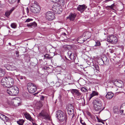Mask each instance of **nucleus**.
Returning <instances> with one entry per match:
<instances>
[{"instance_id":"f257e3e1","label":"nucleus","mask_w":125,"mask_h":125,"mask_svg":"<svg viewBox=\"0 0 125 125\" xmlns=\"http://www.w3.org/2000/svg\"><path fill=\"white\" fill-rule=\"evenodd\" d=\"M7 90V92L11 95L15 96L19 93V89L16 86H15L9 87Z\"/></svg>"},{"instance_id":"f03ea898","label":"nucleus","mask_w":125,"mask_h":125,"mask_svg":"<svg viewBox=\"0 0 125 125\" xmlns=\"http://www.w3.org/2000/svg\"><path fill=\"white\" fill-rule=\"evenodd\" d=\"M56 115L57 119L60 122L63 121L66 117L65 114L60 110H59L57 112Z\"/></svg>"},{"instance_id":"7ed1b4c3","label":"nucleus","mask_w":125,"mask_h":125,"mask_svg":"<svg viewBox=\"0 0 125 125\" xmlns=\"http://www.w3.org/2000/svg\"><path fill=\"white\" fill-rule=\"evenodd\" d=\"M9 104L10 105L17 107L21 105V99L19 98H15L12 100L9 103Z\"/></svg>"},{"instance_id":"20e7f679","label":"nucleus","mask_w":125,"mask_h":125,"mask_svg":"<svg viewBox=\"0 0 125 125\" xmlns=\"http://www.w3.org/2000/svg\"><path fill=\"white\" fill-rule=\"evenodd\" d=\"M52 10L56 14H59L61 13L62 9L61 6L59 4L56 3L53 6Z\"/></svg>"},{"instance_id":"39448f33","label":"nucleus","mask_w":125,"mask_h":125,"mask_svg":"<svg viewBox=\"0 0 125 125\" xmlns=\"http://www.w3.org/2000/svg\"><path fill=\"white\" fill-rule=\"evenodd\" d=\"M45 18L49 21H52L55 18V15L52 11H48L45 13Z\"/></svg>"},{"instance_id":"423d86ee","label":"nucleus","mask_w":125,"mask_h":125,"mask_svg":"<svg viewBox=\"0 0 125 125\" xmlns=\"http://www.w3.org/2000/svg\"><path fill=\"white\" fill-rule=\"evenodd\" d=\"M33 7L31 8V11L34 13H36L39 12L40 10V6L38 3L36 2H35L33 5Z\"/></svg>"},{"instance_id":"0eeeda50","label":"nucleus","mask_w":125,"mask_h":125,"mask_svg":"<svg viewBox=\"0 0 125 125\" xmlns=\"http://www.w3.org/2000/svg\"><path fill=\"white\" fill-rule=\"evenodd\" d=\"M107 41L108 42L112 44H115L117 41L116 37L113 35H110L107 38Z\"/></svg>"},{"instance_id":"6e6552de","label":"nucleus","mask_w":125,"mask_h":125,"mask_svg":"<svg viewBox=\"0 0 125 125\" xmlns=\"http://www.w3.org/2000/svg\"><path fill=\"white\" fill-rule=\"evenodd\" d=\"M27 88L29 92L31 93H34L36 90V88L34 84L32 83L28 84Z\"/></svg>"},{"instance_id":"1a4fd4ad","label":"nucleus","mask_w":125,"mask_h":125,"mask_svg":"<svg viewBox=\"0 0 125 125\" xmlns=\"http://www.w3.org/2000/svg\"><path fill=\"white\" fill-rule=\"evenodd\" d=\"M91 33L88 32H86L84 33L83 34V36H80L77 39V41L78 43H83L84 41L86 40V39L89 38V37H87V36L86 38H85V39H84V37H85V35L86 36V34H90Z\"/></svg>"},{"instance_id":"9d476101","label":"nucleus","mask_w":125,"mask_h":125,"mask_svg":"<svg viewBox=\"0 0 125 125\" xmlns=\"http://www.w3.org/2000/svg\"><path fill=\"white\" fill-rule=\"evenodd\" d=\"M39 116L42 117L45 119H49L50 117L47 113L45 111H42L39 115Z\"/></svg>"},{"instance_id":"9b49d317","label":"nucleus","mask_w":125,"mask_h":125,"mask_svg":"<svg viewBox=\"0 0 125 125\" xmlns=\"http://www.w3.org/2000/svg\"><path fill=\"white\" fill-rule=\"evenodd\" d=\"M7 83H8V87H10L12 86L14 83V81L13 79L11 77H7Z\"/></svg>"},{"instance_id":"f8f14e48","label":"nucleus","mask_w":125,"mask_h":125,"mask_svg":"<svg viewBox=\"0 0 125 125\" xmlns=\"http://www.w3.org/2000/svg\"><path fill=\"white\" fill-rule=\"evenodd\" d=\"M7 79V77L3 78L1 80V83L4 87H8Z\"/></svg>"},{"instance_id":"ddd939ff","label":"nucleus","mask_w":125,"mask_h":125,"mask_svg":"<svg viewBox=\"0 0 125 125\" xmlns=\"http://www.w3.org/2000/svg\"><path fill=\"white\" fill-rule=\"evenodd\" d=\"M99 105H93V108L96 111H100L101 110H103L104 108V107L102 109V106H101V104L99 103Z\"/></svg>"},{"instance_id":"4468645a","label":"nucleus","mask_w":125,"mask_h":125,"mask_svg":"<svg viewBox=\"0 0 125 125\" xmlns=\"http://www.w3.org/2000/svg\"><path fill=\"white\" fill-rule=\"evenodd\" d=\"M23 114L25 118L27 119L31 122H32L33 121V120L32 119L30 115L27 112L24 113H23Z\"/></svg>"},{"instance_id":"2eb2a0df","label":"nucleus","mask_w":125,"mask_h":125,"mask_svg":"<svg viewBox=\"0 0 125 125\" xmlns=\"http://www.w3.org/2000/svg\"><path fill=\"white\" fill-rule=\"evenodd\" d=\"M87 8L86 6L84 5H79L77 8L78 10L80 11L84 10Z\"/></svg>"},{"instance_id":"dca6fc26","label":"nucleus","mask_w":125,"mask_h":125,"mask_svg":"<svg viewBox=\"0 0 125 125\" xmlns=\"http://www.w3.org/2000/svg\"><path fill=\"white\" fill-rule=\"evenodd\" d=\"M114 95V94L111 92H108L106 95V98L108 99H110L112 98Z\"/></svg>"},{"instance_id":"f3484780","label":"nucleus","mask_w":125,"mask_h":125,"mask_svg":"<svg viewBox=\"0 0 125 125\" xmlns=\"http://www.w3.org/2000/svg\"><path fill=\"white\" fill-rule=\"evenodd\" d=\"M98 93L96 91H93L92 93L90 95V97L89 99L90 100L91 98L94 96H97L98 95Z\"/></svg>"},{"instance_id":"a211bd4d","label":"nucleus","mask_w":125,"mask_h":125,"mask_svg":"<svg viewBox=\"0 0 125 125\" xmlns=\"http://www.w3.org/2000/svg\"><path fill=\"white\" fill-rule=\"evenodd\" d=\"M76 16L75 13H71L69 16L67 17V19H69L71 21H73L75 19Z\"/></svg>"},{"instance_id":"6ab92c4d","label":"nucleus","mask_w":125,"mask_h":125,"mask_svg":"<svg viewBox=\"0 0 125 125\" xmlns=\"http://www.w3.org/2000/svg\"><path fill=\"white\" fill-rule=\"evenodd\" d=\"M99 103L101 104V106H102L103 104L102 102L100 100H94L93 102V104L98 105H99Z\"/></svg>"},{"instance_id":"aec40b11","label":"nucleus","mask_w":125,"mask_h":125,"mask_svg":"<svg viewBox=\"0 0 125 125\" xmlns=\"http://www.w3.org/2000/svg\"><path fill=\"white\" fill-rule=\"evenodd\" d=\"M37 24L35 22H33L27 24V26H28L31 27V28L35 27L37 26Z\"/></svg>"},{"instance_id":"412c9836","label":"nucleus","mask_w":125,"mask_h":125,"mask_svg":"<svg viewBox=\"0 0 125 125\" xmlns=\"http://www.w3.org/2000/svg\"><path fill=\"white\" fill-rule=\"evenodd\" d=\"M69 57L71 59H73L74 57V54L72 53L70 51H69L67 53Z\"/></svg>"},{"instance_id":"4be33fe9","label":"nucleus","mask_w":125,"mask_h":125,"mask_svg":"<svg viewBox=\"0 0 125 125\" xmlns=\"http://www.w3.org/2000/svg\"><path fill=\"white\" fill-rule=\"evenodd\" d=\"M72 108H69L67 109L69 115H72L73 113V106L72 107Z\"/></svg>"},{"instance_id":"5701e85b","label":"nucleus","mask_w":125,"mask_h":125,"mask_svg":"<svg viewBox=\"0 0 125 125\" xmlns=\"http://www.w3.org/2000/svg\"><path fill=\"white\" fill-rule=\"evenodd\" d=\"M71 92L73 94L75 95L79 93L78 90L75 89H72Z\"/></svg>"},{"instance_id":"b1692460","label":"nucleus","mask_w":125,"mask_h":125,"mask_svg":"<svg viewBox=\"0 0 125 125\" xmlns=\"http://www.w3.org/2000/svg\"><path fill=\"white\" fill-rule=\"evenodd\" d=\"M11 70H15V72H13L14 75H18L16 74L15 73L16 72H17V68L15 66L13 65H11Z\"/></svg>"},{"instance_id":"393cba45","label":"nucleus","mask_w":125,"mask_h":125,"mask_svg":"<svg viewBox=\"0 0 125 125\" xmlns=\"http://www.w3.org/2000/svg\"><path fill=\"white\" fill-rule=\"evenodd\" d=\"M82 94L81 93L79 92L75 96L77 99L79 100L81 99L82 97Z\"/></svg>"},{"instance_id":"a878e982","label":"nucleus","mask_w":125,"mask_h":125,"mask_svg":"<svg viewBox=\"0 0 125 125\" xmlns=\"http://www.w3.org/2000/svg\"><path fill=\"white\" fill-rule=\"evenodd\" d=\"M5 74V72L3 69L0 68V77L3 76Z\"/></svg>"},{"instance_id":"bb28decb","label":"nucleus","mask_w":125,"mask_h":125,"mask_svg":"<svg viewBox=\"0 0 125 125\" xmlns=\"http://www.w3.org/2000/svg\"><path fill=\"white\" fill-rule=\"evenodd\" d=\"M87 88L86 87L84 86L81 88V90L83 92H88Z\"/></svg>"},{"instance_id":"cd10ccee","label":"nucleus","mask_w":125,"mask_h":125,"mask_svg":"<svg viewBox=\"0 0 125 125\" xmlns=\"http://www.w3.org/2000/svg\"><path fill=\"white\" fill-rule=\"evenodd\" d=\"M24 122V120L22 119L19 120L17 121V123L20 125H22Z\"/></svg>"},{"instance_id":"c85d7f7f","label":"nucleus","mask_w":125,"mask_h":125,"mask_svg":"<svg viewBox=\"0 0 125 125\" xmlns=\"http://www.w3.org/2000/svg\"><path fill=\"white\" fill-rule=\"evenodd\" d=\"M93 68L94 70H97L99 71V66L98 65H93Z\"/></svg>"},{"instance_id":"c756f323","label":"nucleus","mask_w":125,"mask_h":125,"mask_svg":"<svg viewBox=\"0 0 125 125\" xmlns=\"http://www.w3.org/2000/svg\"><path fill=\"white\" fill-rule=\"evenodd\" d=\"M51 1L53 2L57 3L60 2H63L64 0H51Z\"/></svg>"},{"instance_id":"7c9ffc66","label":"nucleus","mask_w":125,"mask_h":125,"mask_svg":"<svg viewBox=\"0 0 125 125\" xmlns=\"http://www.w3.org/2000/svg\"><path fill=\"white\" fill-rule=\"evenodd\" d=\"M5 67L7 70H11V66L9 64L6 65H5Z\"/></svg>"},{"instance_id":"2f4dec72","label":"nucleus","mask_w":125,"mask_h":125,"mask_svg":"<svg viewBox=\"0 0 125 125\" xmlns=\"http://www.w3.org/2000/svg\"><path fill=\"white\" fill-rule=\"evenodd\" d=\"M6 117V116L4 115H2L0 113V118L3 121L4 120L5 118Z\"/></svg>"},{"instance_id":"473e14b6","label":"nucleus","mask_w":125,"mask_h":125,"mask_svg":"<svg viewBox=\"0 0 125 125\" xmlns=\"http://www.w3.org/2000/svg\"><path fill=\"white\" fill-rule=\"evenodd\" d=\"M17 0H9V2L11 4H13L16 2Z\"/></svg>"},{"instance_id":"72a5a7b5","label":"nucleus","mask_w":125,"mask_h":125,"mask_svg":"<svg viewBox=\"0 0 125 125\" xmlns=\"http://www.w3.org/2000/svg\"><path fill=\"white\" fill-rule=\"evenodd\" d=\"M11 26L12 28L15 29L17 27V25L15 23H12L11 24Z\"/></svg>"},{"instance_id":"f704fd0d","label":"nucleus","mask_w":125,"mask_h":125,"mask_svg":"<svg viewBox=\"0 0 125 125\" xmlns=\"http://www.w3.org/2000/svg\"><path fill=\"white\" fill-rule=\"evenodd\" d=\"M11 13L9 11H8L6 12L5 14L6 16L8 17L10 15Z\"/></svg>"},{"instance_id":"c9c22d12","label":"nucleus","mask_w":125,"mask_h":125,"mask_svg":"<svg viewBox=\"0 0 125 125\" xmlns=\"http://www.w3.org/2000/svg\"><path fill=\"white\" fill-rule=\"evenodd\" d=\"M95 42V44L94 45V46L95 47L99 46L101 44L100 42L98 41Z\"/></svg>"},{"instance_id":"e433bc0d","label":"nucleus","mask_w":125,"mask_h":125,"mask_svg":"<svg viewBox=\"0 0 125 125\" xmlns=\"http://www.w3.org/2000/svg\"><path fill=\"white\" fill-rule=\"evenodd\" d=\"M50 55L48 54H46L44 55V57L46 59H51V57L49 56Z\"/></svg>"},{"instance_id":"4c0bfd02","label":"nucleus","mask_w":125,"mask_h":125,"mask_svg":"<svg viewBox=\"0 0 125 125\" xmlns=\"http://www.w3.org/2000/svg\"><path fill=\"white\" fill-rule=\"evenodd\" d=\"M80 122L82 125H86V124L84 122L81 118L80 119Z\"/></svg>"},{"instance_id":"58836bf2","label":"nucleus","mask_w":125,"mask_h":125,"mask_svg":"<svg viewBox=\"0 0 125 125\" xmlns=\"http://www.w3.org/2000/svg\"><path fill=\"white\" fill-rule=\"evenodd\" d=\"M17 6H16L15 7H12L10 10H9L10 12L11 13L13 11V10H15Z\"/></svg>"},{"instance_id":"ea45409f","label":"nucleus","mask_w":125,"mask_h":125,"mask_svg":"<svg viewBox=\"0 0 125 125\" xmlns=\"http://www.w3.org/2000/svg\"><path fill=\"white\" fill-rule=\"evenodd\" d=\"M115 5L114 4H112V5L111 6H109L108 7L109 8H110V9H112V10H114L113 9V7Z\"/></svg>"},{"instance_id":"a19ab883","label":"nucleus","mask_w":125,"mask_h":125,"mask_svg":"<svg viewBox=\"0 0 125 125\" xmlns=\"http://www.w3.org/2000/svg\"><path fill=\"white\" fill-rule=\"evenodd\" d=\"M33 20L32 19H26L25 22H28L31 21H32Z\"/></svg>"},{"instance_id":"79ce46f5","label":"nucleus","mask_w":125,"mask_h":125,"mask_svg":"<svg viewBox=\"0 0 125 125\" xmlns=\"http://www.w3.org/2000/svg\"><path fill=\"white\" fill-rule=\"evenodd\" d=\"M9 119V118L7 117L6 116V117H5V118L4 120V121H6L7 122V121H8Z\"/></svg>"},{"instance_id":"37998d69","label":"nucleus","mask_w":125,"mask_h":125,"mask_svg":"<svg viewBox=\"0 0 125 125\" xmlns=\"http://www.w3.org/2000/svg\"><path fill=\"white\" fill-rule=\"evenodd\" d=\"M114 112L115 113H117L118 112V111L117 109H115L114 110Z\"/></svg>"},{"instance_id":"c03bdc74","label":"nucleus","mask_w":125,"mask_h":125,"mask_svg":"<svg viewBox=\"0 0 125 125\" xmlns=\"http://www.w3.org/2000/svg\"><path fill=\"white\" fill-rule=\"evenodd\" d=\"M49 68V67H47V66H45L43 67V69H44L46 70V69H48V68Z\"/></svg>"},{"instance_id":"a18cd8bd","label":"nucleus","mask_w":125,"mask_h":125,"mask_svg":"<svg viewBox=\"0 0 125 125\" xmlns=\"http://www.w3.org/2000/svg\"><path fill=\"white\" fill-rule=\"evenodd\" d=\"M120 113H121L122 114V113H123V112L124 111V110H122V109H120Z\"/></svg>"},{"instance_id":"49530a36","label":"nucleus","mask_w":125,"mask_h":125,"mask_svg":"<svg viewBox=\"0 0 125 125\" xmlns=\"http://www.w3.org/2000/svg\"><path fill=\"white\" fill-rule=\"evenodd\" d=\"M27 12V13L29 12V9L28 8H26Z\"/></svg>"},{"instance_id":"de8ad7c7","label":"nucleus","mask_w":125,"mask_h":125,"mask_svg":"<svg viewBox=\"0 0 125 125\" xmlns=\"http://www.w3.org/2000/svg\"><path fill=\"white\" fill-rule=\"evenodd\" d=\"M44 98V97L43 96H42L41 98V100H43Z\"/></svg>"},{"instance_id":"09e8293b","label":"nucleus","mask_w":125,"mask_h":125,"mask_svg":"<svg viewBox=\"0 0 125 125\" xmlns=\"http://www.w3.org/2000/svg\"><path fill=\"white\" fill-rule=\"evenodd\" d=\"M83 100L84 103V104H85V100L84 99V98H82V100Z\"/></svg>"},{"instance_id":"8fccbe9b","label":"nucleus","mask_w":125,"mask_h":125,"mask_svg":"<svg viewBox=\"0 0 125 125\" xmlns=\"http://www.w3.org/2000/svg\"><path fill=\"white\" fill-rule=\"evenodd\" d=\"M33 125H36L35 123H32Z\"/></svg>"},{"instance_id":"3c124183","label":"nucleus","mask_w":125,"mask_h":125,"mask_svg":"<svg viewBox=\"0 0 125 125\" xmlns=\"http://www.w3.org/2000/svg\"><path fill=\"white\" fill-rule=\"evenodd\" d=\"M96 125H102L100 124H96Z\"/></svg>"},{"instance_id":"603ef678","label":"nucleus","mask_w":125,"mask_h":125,"mask_svg":"<svg viewBox=\"0 0 125 125\" xmlns=\"http://www.w3.org/2000/svg\"><path fill=\"white\" fill-rule=\"evenodd\" d=\"M63 34L64 35H66V34H65V33H64Z\"/></svg>"},{"instance_id":"864d4df0","label":"nucleus","mask_w":125,"mask_h":125,"mask_svg":"<svg viewBox=\"0 0 125 125\" xmlns=\"http://www.w3.org/2000/svg\"><path fill=\"white\" fill-rule=\"evenodd\" d=\"M110 52H111L112 53H113V52H112V51Z\"/></svg>"},{"instance_id":"5fc2aeb1","label":"nucleus","mask_w":125,"mask_h":125,"mask_svg":"<svg viewBox=\"0 0 125 125\" xmlns=\"http://www.w3.org/2000/svg\"><path fill=\"white\" fill-rule=\"evenodd\" d=\"M20 0H18V2H19V1Z\"/></svg>"},{"instance_id":"6e6d98bb","label":"nucleus","mask_w":125,"mask_h":125,"mask_svg":"<svg viewBox=\"0 0 125 125\" xmlns=\"http://www.w3.org/2000/svg\"><path fill=\"white\" fill-rule=\"evenodd\" d=\"M9 44H10V43H9Z\"/></svg>"},{"instance_id":"4d7b16f0","label":"nucleus","mask_w":125,"mask_h":125,"mask_svg":"<svg viewBox=\"0 0 125 125\" xmlns=\"http://www.w3.org/2000/svg\"><path fill=\"white\" fill-rule=\"evenodd\" d=\"M9 44H10V43H9Z\"/></svg>"}]
</instances>
